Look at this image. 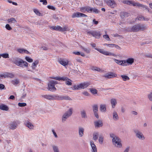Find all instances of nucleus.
Masks as SVG:
<instances>
[{
	"instance_id": "nucleus-1",
	"label": "nucleus",
	"mask_w": 152,
	"mask_h": 152,
	"mask_svg": "<svg viewBox=\"0 0 152 152\" xmlns=\"http://www.w3.org/2000/svg\"><path fill=\"white\" fill-rule=\"evenodd\" d=\"M110 137L112 138V141L113 145L118 148L122 147L120 139L113 133H111L110 134Z\"/></svg>"
},
{
	"instance_id": "nucleus-2",
	"label": "nucleus",
	"mask_w": 152,
	"mask_h": 152,
	"mask_svg": "<svg viewBox=\"0 0 152 152\" xmlns=\"http://www.w3.org/2000/svg\"><path fill=\"white\" fill-rule=\"evenodd\" d=\"M91 45L93 48H95L94 49L97 50L99 53L106 56H112L116 57L117 55L111 52L104 50L103 49H99L97 48H95L96 45L95 43H92L90 44Z\"/></svg>"
},
{
	"instance_id": "nucleus-3",
	"label": "nucleus",
	"mask_w": 152,
	"mask_h": 152,
	"mask_svg": "<svg viewBox=\"0 0 152 152\" xmlns=\"http://www.w3.org/2000/svg\"><path fill=\"white\" fill-rule=\"evenodd\" d=\"M146 28V26L144 24H139L133 26L131 30L133 32H137L140 30H144Z\"/></svg>"
},
{
	"instance_id": "nucleus-4",
	"label": "nucleus",
	"mask_w": 152,
	"mask_h": 152,
	"mask_svg": "<svg viewBox=\"0 0 152 152\" xmlns=\"http://www.w3.org/2000/svg\"><path fill=\"white\" fill-rule=\"evenodd\" d=\"M73 110L70 108L61 117V122L64 123L67 119L70 117L72 114Z\"/></svg>"
},
{
	"instance_id": "nucleus-5",
	"label": "nucleus",
	"mask_w": 152,
	"mask_h": 152,
	"mask_svg": "<svg viewBox=\"0 0 152 152\" xmlns=\"http://www.w3.org/2000/svg\"><path fill=\"white\" fill-rule=\"evenodd\" d=\"M50 28L52 30L62 32L68 31V27L66 26H64L63 28L58 25L56 26H52L50 27Z\"/></svg>"
},
{
	"instance_id": "nucleus-6",
	"label": "nucleus",
	"mask_w": 152,
	"mask_h": 152,
	"mask_svg": "<svg viewBox=\"0 0 152 152\" xmlns=\"http://www.w3.org/2000/svg\"><path fill=\"white\" fill-rule=\"evenodd\" d=\"M52 78L58 80H62L66 81L65 83L66 85L69 86H71L72 85V81L65 77H53Z\"/></svg>"
},
{
	"instance_id": "nucleus-7",
	"label": "nucleus",
	"mask_w": 152,
	"mask_h": 152,
	"mask_svg": "<svg viewBox=\"0 0 152 152\" xmlns=\"http://www.w3.org/2000/svg\"><path fill=\"white\" fill-rule=\"evenodd\" d=\"M58 83V82L56 81L51 80L48 83V87L49 90L52 91H55L56 90L55 86Z\"/></svg>"
},
{
	"instance_id": "nucleus-8",
	"label": "nucleus",
	"mask_w": 152,
	"mask_h": 152,
	"mask_svg": "<svg viewBox=\"0 0 152 152\" xmlns=\"http://www.w3.org/2000/svg\"><path fill=\"white\" fill-rule=\"evenodd\" d=\"M134 132L135 134L137 137L140 140H143L145 139V137L144 135L140 131L137 129L134 130Z\"/></svg>"
},
{
	"instance_id": "nucleus-9",
	"label": "nucleus",
	"mask_w": 152,
	"mask_h": 152,
	"mask_svg": "<svg viewBox=\"0 0 152 152\" xmlns=\"http://www.w3.org/2000/svg\"><path fill=\"white\" fill-rule=\"evenodd\" d=\"M87 33L88 34L91 35L92 36L96 38H99L101 36V34L99 31H88Z\"/></svg>"
},
{
	"instance_id": "nucleus-10",
	"label": "nucleus",
	"mask_w": 152,
	"mask_h": 152,
	"mask_svg": "<svg viewBox=\"0 0 152 152\" xmlns=\"http://www.w3.org/2000/svg\"><path fill=\"white\" fill-rule=\"evenodd\" d=\"M20 122L19 121L16 120L11 122L10 124L9 128L12 130L16 129L18 125L20 124Z\"/></svg>"
},
{
	"instance_id": "nucleus-11",
	"label": "nucleus",
	"mask_w": 152,
	"mask_h": 152,
	"mask_svg": "<svg viewBox=\"0 0 152 152\" xmlns=\"http://www.w3.org/2000/svg\"><path fill=\"white\" fill-rule=\"evenodd\" d=\"M44 98L50 100H57V94L56 95H42Z\"/></svg>"
},
{
	"instance_id": "nucleus-12",
	"label": "nucleus",
	"mask_w": 152,
	"mask_h": 152,
	"mask_svg": "<svg viewBox=\"0 0 152 152\" xmlns=\"http://www.w3.org/2000/svg\"><path fill=\"white\" fill-rule=\"evenodd\" d=\"M57 100H71L72 99L68 96H59L57 94Z\"/></svg>"
},
{
	"instance_id": "nucleus-13",
	"label": "nucleus",
	"mask_w": 152,
	"mask_h": 152,
	"mask_svg": "<svg viewBox=\"0 0 152 152\" xmlns=\"http://www.w3.org/2000/svg\"><path fill=\"white\" fill-rule=\"evenodd\" d=\"M22 59L18 57L13 58L12 59V61L13 63L17 66H20V63Z\"/></svg>"
},
{
	"instance_id": "nucleus-14",
	"label": "nucleus",
	"mask_w": 152,
	"mask_h": 152,
	"mask_svg": "<svg viewBox=\"0 0 152 152\" xmlns=\"http://www.w3.org/2000/svg\"><path fill=\"white\" fill-rule=\"evenodd\" d=\"M91 84L90 82H86L79 84L80 89H84L87 88Z\"/></svg>"
},
{
	"instance_id": "nucleus-15",
	"label": "nucleus",
	"mask_w": 152,
	"mask_h": 152,
	"mask_svg": "<svg viewBox=\"0 0 152 152\" xmlns=\"http://www.w3.org/2000/svg\"><path fill=\"white\" fill-rule=\"evenodd\" d=\"M116 75H117L115 73L112 72H110L106 74L103 76L105 78H113L115 77Z\"/></svg>"
},
{
	"instance_id": "nucleus-16",
	"label": "nucleus",
	"mask_w": 152,
	"mask_h": 152,
	"mask_svg": "<svg viewBox=\"0 0 152 152\" xmlns=\"http://www.w3.org/2000/svg\"><path fill=\"white\" fill-rule=\"evenodd\" d=\"M94 123L96 128H99L103 125L102 121L100 120L96 121L94 122Z\"/></svg>"
},
{
	"instance_id": "nucleus-17",
	"label": "nucleus",
	"mask_w": 152,
	"mask_h": 152,
	"mask_svg": "<svg viewBox=\"0 0 152 152\" xmlns=\"http://www.w3.org/2000/svg\"><path fill=\"white\" fill-rule=\"evenodd\" d=\"M123 3L128 5H132L133 6H137V4L139 3V2H133L131 1L124 0L122 1Z\"/></svg>"
},
{
	"instance_id": "nucleus-18",
	"label": "nucleus",
	"mask_w": 152,
	"mask_h": 152,
	"mask_svg": "<svg viewBox=\"0 0 152 152\" xmlns=\"http://www.w3.org/2000/svg\"><path fill=\"white\" fill-rule=\"evenodd\" d=\"M107 4L111 8H114L115 6V3L113 0H109L107 2Z\"/></svg>"
},
{
	"instance_id": "nucleus-19",
	"label": "nucleus",
	"mask_w": 152,
	"mask_h": 152,
	"mask_svg": "<svg viewBox=\"0 0 152 152\" xmlns=\"http://www.w3.org/2000/svg\"><path fill=\"white\" fill-rule=\"evenodd\" d=\"M90 145L92 148V152H97V149L96 145L93 141H91L90 142Z\"/></svg>"
},
{
	"instance_id": "nucleus-20",
	"label": "nucleus",
	"mask_w": 152,
	"mask_h": 152,
	"mask_svg": "<svg viewBox=\"0 0 152 152\" xmlns=\"http://www.w3.org/2000/svg\"><path fill=\"white\" fill-rule=\"evenodd\" d=\"M99 132L97 131L94 132L93 134V139L95 141H96L99 137Z\"/></svg>"
},
{
	"instance_id": "nucleus-21",
	"label": "nucleus",
	"mask_w": 152,
	"mask_h": 152,
	"mask_svg": "<svg viewBox=\"0 0 152 152\" xmlns=\"http://www.w3.org/2000/svg\"><path fill=\"white\" fill-rule=\"evenodd\" d=\"M137 6L139 7H141L143 9H145V10H147L148 12H150V13H151L152 12H151L150 11V9L149 8H148V7L146 5H144L142 4L139 3L137 4Z\"/></svg>"
},
{
	"instance_id": "nucleus-22",
	"label": "nucleus",
	"mask_w": 152,
	"mask_h": 152,
	"mask_svg": "<svg viewBox=\"0 0 152 152\" xmlns=\"http://www.w3.org/2000/svg\"><path fill=\"white\" fill-rule=\"evenodd\" d=\"M58 62L62 65L64 66L67 65L68 64V61L67 60L64 59L60 58L58 60Z\"/></svg>"
},
{
	"instance_id": "nucleus-23",
	"label": "nucleus",
	"mask_w": 152,
	"mask_h": 152,
	"mask_svg": "<svg viewBox=\"0 0 152 152\" xmlns=\"http://www.w3.org/2000/svg\"><path fill=\"white\" fill-rule=\"evenodd\" d=\"M20 63V66H20V67H28V64L26 61H25L23 60H21Z\"/></svg>"
},
{
	"instance_id": "nucleus-24",
	"label": "nucleus",
	"mask_w": 152,
	"mask_h": 152,
	"mask_svg": "<svg viewBox=\"0 0 152 152\" xmlns=\"http://www.w3.org/2000/svg\"><path fill=\"white\" fill-rule=\"evenodd\" d=\"M0 109L1 110L7 111H8L9 108L7 106L4 104L0 105Z\"/></svg>"
},
{
	"instance_id": "nucleus-25",
	"label": "nucleus",
	"mask_w": 152,
	"mask_h": 152,
	"mask_svg": "<svg viewBox=\"0 0 152 152\" xmlns=\"http://www.w3.org/2000/svg\"><path fill=\"white\" fill-rule=\"evenodd\" d=\"M25 124L26 126L29 128L30 129H32L34 127L33 125L28 121H26L25 122Z\"/></svg>"
},
{
	"instance_id": "nucleus-26",
	"label": "nucleus",
	"mask_w": 152,
	"mask_h": 152,
	"mask_svg": "<svg viewBox=\"0 0 152 152\" xmlns=\"http://www.w3.org/2000/svg\"><path fill=\"white\" fill-rule=\"evenodd\" d=\"M110 103L113 108H114L117 104V102L116 99L113 98L110 100Z\"/></svg>"
},
{
	"instance_id": "nucleus-27",
	"label": "nucleus",
	"mask_w": 152,
	"mask_h": 152,
	"mask_svg": "<svg viewBox=\"0 0 152 152\" xmlns=\"http://www.w3.org/2000/svg\"><path fill=\"white\" fill-rule=\"evenodd\" d=\"M84 131V129L83 127H80L79 128L78 133L80 137H82L83 136Z\"/></svg>"
},
{
	"instance_id": "nucleus-28",
	"label": "nucleus",
	"mask_w": 152,
	"mask_h": 152,
	"mask_svg": "<svg viewBox=\"0 0 152 152\" xmlns=\"http://www.w3.org/2000/svg\"><path fill=\"white\" fill-rule=\"evenodd\" d=\"M80 114L82 118H87V115L86 113V112L85 110H82L80 111Z\"/></svg>"
},
{
	"instance_id": "nucleus-29",
	"label": "nucleus",
	"mask_w": 152,
	"mask_h": 152,
	"mask_svg": "<svg viewBox=\"0 0 152 152\" xmlns=\"http://www.w3.org/2000/svg\"><path fill=\"white\" fill-rule=\"evenodd\" d=\"M113 119L114 121H117L119 119L118 113L115 111H114L113 113Z\"/></svg>"
},
{
	"instance_id": "nucleus-30",
	"label": "nucleus",
	"mask_w": 152,
	"mask_h": 152,
	"mask_svg": "<svg viewBox=\"0 0 152 152\" xmlns=\"http://www.w3.org/2000/svg\"><path fill=\"white\" fill-rule=\"evenodd\" d=\"M18 51L19 53H26L28 54H30V53L29 52L28 50H25L23 48H20L18 49Z\"/></svg>"
},
{
	"instance_id": "nucleus-31",
	"label": "nucleus",
	"mask_w": 152,
	"mask_h": 152,
	"mask_svg": "<svg viewBox=\"0 0 152 152\" xmlns=\"http://www.w3.org/2000/svg\"><path fill=\"white\" fill-rule=\"evenodd\" d=\"M100 110L102 112H105L106 110V105L105 104H101L100 105Z\"/></svg>"
},
{
	"instance_id": "nucleus-32",
	"label": "nucleus",
	"mask_w": 152,
	"mask_h": 152,
	"mask_svg": "<svg viewBox=\"0 0 152 152\" xmlns=\"http://www.w3.org/2000/svg\"><path fill=\"white\" fill-rule=\"evenodd\" d=\"M129 14L126 12H122L120 13V16L122 18L129 16Z\"/></svg>"
},
{
	"instance_id": "nucleus-33",
	"label": "nucleus",
	"mask_w": 152,
	"mask_h": 152,
	"mask_svg": "<svg viewBox=\"0 0 152 152\" xmlns=\"http://www.w3.org/2000/svg\"><path fill=\"white\" fill-rule=\"evenodd\" d=\"M7 21L8 23L10 24L12 23H15L17 22V21L15 18H12L8 19Z\"/></svg>"
},
{
	"instance_id": "nucleus-34",
	"label": "nucleus",
	"mask_w": 152,
	"mask_h": 152,
	"mask_svg": "<svg viewBox=\"0 0 152 152\" xmlns=\"http://www.w3.org/2000/svg\"><path fill=\"white\" fill-rule=\"evenodd\" d=\"M134 61V59L133 58H129L126 60V62L130 64H132Z\"/></svg>"
},
{
	"instance_id": "nucleus-35",
	"label": "nucleus",
	"mask_w": 152,
	"mask_h": 152,
	"mask_svg": "<svg viewBox=\"0 0 152 152\" xmlns=\"http://www.w3.org/2000/svg\"><path fill=\"white\" fill-rule=\"evenodd\" d=\"M51 146L54 152H60L58 146L54 145H52Z\"/></svg>"
},
{
	"instance_id": "nucleus-36",
	"label": "nucleus",
	"mask_w": 152,
	"mask_h": 152,
	"mask_svg": "<svg viewBox=\"0 0 152 152\" xmlns=\"http://www.w3.org/2000/svg\"><path fill=\"white\" fill-rule=\"evenodd\" d=\"M81 13L80 12H74L72 15V18H75V17H80Z\"/></svg>"
},
{
	"instance_id": "nucleus-37",
	"label": "nucleus",
	"mask_w": 152,
	"mask_h": 152,
	"mask_svg": "<svg viewBox=\"0 0 152 152\" xmlns=\"http://www.w3.org/2000/svg\"><path fill=\"white\" fill-rule=\"evenodd\" d=\"M104 137L102 135H100L99 137V143L101 144H102L103 142Z\"/></svg>"
},
{
	"instance_id": "nucleus-38",
	"label": "nucleus",
	"mask_w": 152,
	"mask_h": 152,
	"mask_svg": "<svg viewBox=\"0 0 152 152\" xmlns=\"http://www.w3.org/2000/svg\"><path fill=\"white\" fill-rule=\"evenodd\" d=\"M91 69L93 71H96L99 72H102V70L100 68L96 66H92L91 67Z\"/></svg>"
},
{
	"instance_id": "nucleus-39",
	"label": "nucleus",
	"mask_w": 152,
	"mask_h": 152,
	"mask_svg": "<svg viewBox=\"0 0 152 152\" xmlns=\"http://www.w3.org/2000/svg\"><path fill=\"white\" fill-rule=\"evenodd\" d=\"M89 90H90L91 92L93 94H97V91L95 89L91 88H90Z\"/></svg>"
},
{
	"instance_id": "nucleus-40",
	"label": "nucleus",
	"mask_w": 152,
	"mask_h": 152,
	"mask_svg": "<svg viewBox=\"0 0 152 152\" xmlns=\"http://www.w3.org/2000/svg\"><path fill=\"white\" fill-rule=\"evenodd\" d=\"M39 62V61L38 60H36L32 64L31 67L33 69H35L36 66L38 64Z\"/></svg>"
},
{
	"instance_id": "nucleus-41",
	"label": "nucleus",
	"mask_w": 152,
	"mask_h": 152,
	"mask_svg": "<svg viewBox=\"0 0 152 152\" xmlns=\"http://www.w3.org/2000/svg\"><path fill=\"white\" fill-rule=\"evenodd\" d=\"M113 59L116 63L121 65L124 66V65H123V62L122 60H119L115 58Z\"/></svg>"
},
{
	"instance_id": "nucleus-42",
	"label": "nucleus",
	"mask_w": 152,
	"mask_h": 152,
	"mask_svg": "<svg viewBox=\"0 0 152 152\" xmlns=\"http://www.w3.org/2000/svg\"><path fill=\"white\" fill-rule=\"evenodd\" d=\"M12 82L14 85H17L19 83L20 81L19 79H17L12 80Z\"/></svg>"
},
{
	"instance_id": "nucleus-43",
	"label": "nucleus",
	"mask_w": 152,
	"mask_h": 152,
	"mask_svg": "<svg viewBox=\"0 0 152 152\" xmlns=\"http://www.w3.org/2000/svg\"><path fill=\"white\" fill-rule=\"evenodd\" d=\"M81 48L87 53H89L90 52V50L89 49L85 48L83 46H81Z\"/></svg>"
},
{
	"instance_id": "nucleus-44",
	"label": "nucleus",
	"mask_w": 152,
	"mask_h": 152,
	"mask_svg": "<svg viewBox=\"0 0 152 152\" xmlns=\"http://www.w3.org/2000/svg\"><path fill=\"white\" fill-rule=\"evenodd\" d=\"M121 77H122L123 80L124 81H126V80H129V77L126 75H121Z\"/></svg>"
},
{
	"instance_id": "nucleus-45",
	"label": "nucleus",
	"mask_w": 152,
	"mask_h": 152,
	"mask_svg": "<svg viewBox=\"0 0 152 152\" xmlns=\"http://www.w3.org/2000/svg\"><path fill=\"white\" fill-rule=\"evenodd\" d=\"M93 112L98 111V107L97 104H94L92 107Z\"/></svg>"
},
{
	"instance_id": "nucleus-46",
	"label": "nucleus",
	"mask_w": 152,
	"mask_h": 152,
	"mask_svg": "<svg viewBox=\"0 0 152 152\" xmlns=\"http://www.w3.org/2000/svg\"><path fill=\"white\" fill-rule=\"evenodd\" d=\"M85 8L86 11H87L88 12H92V8L90 7H89L88 6L86 7Z\"/></svg>"
},
{
	"instance_id": "nucleus-47",
	"label": "nucleus",
	"mask_w": 152,
	"mask_h": 152,
	"mask_svg": "<svg viewBox=\"0 0 152 152\" xmlns=\"http://www.w3.org/2000/svg\"><path fill=\"white\" fill-rule=\"evenodd\" d=\"M1 56L4 58H9V55L8 53H3L1 54Z\"/></svg>"
},
{
	"instance_id": "nucleus-48",
	"label": "nucleus",
	"mask_w": 152,
	"mask_h": 152,
	"mask_svg": "<svg viewBox=\"0 0 152 152\" xmlns=\"http://www.w3.org/2000/svg\"><path fill=\"white\" fill-rule=\"evenodd\" d=\"M73 90H79L80 89L79 84L77 85H75L73 86Z\"/></svg>"
},
{
	"instance_id": "nucleus-49",
	"label": "nucleus",
	"mask_w": 152,
	"mask_h": 152,
	"mask_svg": "<svg viewBox=\"0 0 152 152\" xmlns=\"http://www.w3.org/2000/svg\"><path fill=\"white\" fill-rule=\"evenodd\" d=\"M26 60L29 62H32L33 61V59L28 57L26 56L25 58Z\"/></svg>"
},
{
	"instance_id": "nucleus-50",
	"label": "nucleus",
	"mask_w": 152,
	"mask_h": 152,
	"mask_svg": "<svg viewBox=\"0 0 152 152\" xmlns=\"http://www.w3.org/2000/svg\"><path fill=\"white\" fill-rule=\"evenodd\" d=\"M92 11L95 13H98L100 12L97 9L95 8H92Z\"/></svg>"
},
{
	"instance_id": "nucleus-51",
	"label": "nucleus",
	"mask_w": 152,
	"mask_h": 152,
	"mask_svg": "<svg viewBox=\"0 0 152 152\" xmlns=\"http://www.w3.org/2000/svg\"><path fill=\"white\" fill-rule=\"evenodd\" d=\"M18 105L20 107H25L26 105V104L25 103H19Z\"/></svg>"
},
{
	"instance_id": "nucleus-52",
	"label": "nucleus",
	"mask_w": 152,
	"mask_h": 152,
	"mask_svg": "<svg viewBox=\"0 0 152 152\" xmlns=\"http://www.w3.org/2000/svg\"><path fill=\"white\" fill-rule=\"evenodd\" d=\"M103 37L107 39V40L109 41L110 40V38L108 35L107 34L104 35L103 36Z\"/></svg>"
},
{
	"instance_id": "nucleus-53",
	"label": "nucleus",
	"mask_w": 152,
	"mask_h": 152,
	"mask_svg": "<svg viewBox=\"0 0 152 152\" xmlns=\"http://www.w3.org/2000/svg\"><path fill=\"white\" fill-rule=\"evenodd\" d=\"M5 28L8 30H11L12 29V28L10 26L9 24H7L6 25Z\"/></svg>"
},
{
	"instance_id": "nucleus-54",
	"label": "nucleus",
	"mask_w": 152,
	"mask_h": 152,
	"mask_svg": "<svg viewBox=\"0 0 152 152\" xmlns=\"http://www.w3.org/2000/svg\"><path fill=\"white\" fill-rule=\"evenodd\" d=\"M47 7L49 9H51L53 10L56 9L55 7L52 6L48 5L47 6Z\"/></svg>"
},
{
	"instance_id": "nucleus-55",
	"label": "nucleus",
	"mask_w": 152,
	"mask_h": 152,
	"mask_svg": "<svg viewBox=\"0 0 152 152\" xmlns=\"http://www.w3.org/2000/svg\"><path fill=\"white\" fill-rule=\"evenodd\" d=\"M5 89H6V88H5V86L2 84H0V90Z\"/></svg>"
},
{
	"instance_id": "nucleus-56",
	"label": "nucleus",
	"mask_w": 152,
	"mask_h": 152,
	"mask_svg": "<svg viewBox=\"0 0 152 152\" xmlns=\"http://www.w3.org/2000/svg\"><path fill=\"white\" fill-rule=\"evenodd\" d=\"M148 97L149 100L152 101V92L148 95Z\"/></svg>"
},
{
	"instance_id": "nucleus-57",
	"label": "nucleus",
	"mask_w": 152,
	"mask_h": 152,
	"mask_svg": "<svg viewBox=\"0 0 152 152\" xmlns=\"http://www.w3.org/2000/svg\"><path fill=\"white\" fill-rule=\"evenodd\" d=\"M34 12L37 15L40 16L41 13L39 12L38 10L37 9H34Z\"/></svg>"
},
{
	"instance_id": "nucleus-58",
	"label": "nucleus",
	"mask_w": 152,
	"mask_h": 152,
	"mask_svg": "<svg viewBox=\"0 0 152 152\" xmlns=\"http://www.w3.org/2000/svg\"><path fill=\"white\" fill-rule=\"evenodd\" d=\"M144 18V17L142 16H139L137 17V19L139 20H143V19Z\"/></svg>"
},
{
	"instance_id": "nucleus-59",
	"label": "nucleus",
	"mask_w": 152,
	"mask_h": 152,
	"mask_svg": "<svg viewBox=\"0 0 152 152\" xmlns=\"http://www.w3.org/2000/svg\"><path fill=\"white\" fill-rule=\"evenodd\" d=\"M52 131L53 135H54V136L56 138H57L58 136H57V134H56V133L55 131L53 129H52Z\"/></svg>"
},
{
	"instance_id": "nucleus-60",
	"label": "nucleus",
	"mask_w": 152,
	"mask_h": 152,
	"mask_svg": "<svg viewBox=\"0 0 152 152\" xmlns=\"http://www.w3.org/2000/svg\"><path fill=\"white\" fill-rule=\"evenodd\" d=\"M94 113L95 117L97 118H99V116L98 114V111L94 112Z\"/></svg>"
},
{
	"instance_id": "nucleus-61",
	"label": "nucleus",
	"mask_w": 152,
	"mask_h": 152,
	"mask_svg": "<svg viewBox=\"0 0 152 152\" xmlns=\"http://www.w3.org/2000/svg\"><path fill=\"white\" fill-rule=\"evenodd\" d=\"M40 2H43L44 5H46L47 4V2L46 0H40Z\"/></svg>"
},
{
	"instance_id": "nucleus-62",
	"label": "nucleus",
	"mask_w": 152,
	"mask_h": 152,
	"mask_svg": "<svg viewBox=\"0 0 152 152\" xmlns=\"http://www.w3.org/2000/svg\"><path fill=\"white\" fill-rule=\"evenodd\" d=\"M113 44H109L105 43L104 44V45H106L109 47H113Z\"/></svg>"
},
{
	"instance_id": "nucleus-63",
	"label": "nucleus",
	"mask_w": 152,
	"mask_h": 152,
	"mask_svg": "<svg viewBox=\"0 0 152 152\" xmlns=\"http://www.w3.org/2000/svg\"><path fill=\"white\" fill-rule=\"evenodd\" d=\"M85 8L86 7H81L80 9L81 12H84L85 11H86Z\"/></svg>"
},
{
	"instance_id": "nucleus-64",
	"label": "nucleus",
	"mask_w": 152,
	"mask_h": 152,
	"mask_svg": "<svg viewBox=\"0 0 152 152\" xmlns=\"http://www.w3.org/2000/svg\"><path fill=\"white\" fill-rule=\"evenodd\" d=\"M129 148H130L129 147H126L124 150V152H129Z\"/></svg>"
}]
</instances>
